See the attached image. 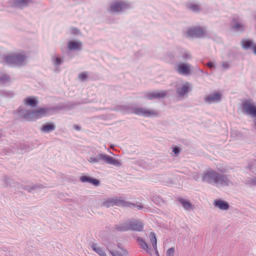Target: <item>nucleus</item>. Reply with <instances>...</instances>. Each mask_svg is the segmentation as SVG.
<instances>
[{
  "mask_svg": "<svg viewBox=\"0 0 256 256\" xmlns=\"http://www.w3.org/2000/svg\"><path fill=\"white\" fill-rule=\"evenodd\" d=\"M114 110L120 111L124 114H134L146 118L156 116L158 115V112L156 110L144 107H132L130 105L117 106Z\"/></svg>",
  "mask_w": 256,
  "mask_h": 256,
  "instance_id": "nucleus-1",
  "label": "nucleus"
},
{
  "mask_svg": "<svg viewBox=\"0 0 256 256\" xmlns=\"http://www.w3.org/2000/svg\"><path fill=\"white\" fill-rule=\"evenodd\" d=\"M26 56L22 53H14L4 56L6 63L12 66H22L24 65Z\"/></svg>",
  "mask_w": 256,
  "mask_h": 256,
  "instance_id": "nucleus-2",
  "label": "nucleus"
},
{
  "mask_svg": "<svg viewBox=\"0 0 256 256\" xmlns=\"http://www.w3.org/2000/svg\"><path fill=\"white\" fill-rule=\"evenodd\" d=\"M63 107L58 106L53 108H38L34 110H32V121L35 120L38 118L45 116L51 110H58L62 109Z\"/></svg>",
  "mask_w": 256,
  "mask_h": 256,
  "instance_id": "nucleus-3",
  "label": "nucleus"
},
{
  "mask_svg": "<svg viewBox=\"0 0 256 256\" xmlns=\"http://www.w3.org/2000/svg\"><path fill=\"white\" fill-rule=\"evenodd\" d=\"M130 7L129 3L123 0H115L110 3L109 10L113 13L122 12Z\"/></svg>",
  "mask_w": 256,
  "mask_h": 256,
  "instance_id": "nucleus-4",
  "label": "nucleus"
},
{
  "mask_svg": "<svg viewBox=\"0 0 256 256\" xmlns=\"http://www.w3.org/2000/svg\"><path fill=\"white\" fill-rule=\"evenodd\" d=\"M186 34L190 37L196 38H204L207 35L206 28L200 26H194L188 28Z\"/></svg>",
  "mask_w": 256,
  "mask_h": 256,
  "instance_id": "nucleus-5",
  "label": "nucleus"
},
{
  "mask_svg": "<svg viewBox=\"0 0 256 256\" xmlns=\"http://www.w3.org/2000/svg\"><path fill=\"white\" fill-rule=\"evenodd\" d=\"M242 108L245 113L256 118V105L252 100H246L242 104Z\"/></svg>",
  "mask_w": 256,
  "mask_h": 256,
  "instance_id": "nucleus-6",
  "label": "nucleus"
},
{
  "mask_svg": "<svg viewBox=\"0 0 256 256\" xmlns=\"http://www.w3.org/2000/svg\"><path fill=\"white\" fill-rule=\"evenodd\" d=\"M192 84L188 82H186L182 86L176 87V92L179 98H187L188 94L192 90Z\"/></svg>",
  "mask_w": 256,
  "mask_h": 256,
  "instance_id": "nucleus-7",
  "label": "nucleus"
},
{
  "mask_svg": "<svg viewBox=\"0 0 256 256\" xmlns=\"http://www.w3.org/2000/svg\"><path fill=\"white\" fill-rule=\"evenodd\" d=\"M230 175L217 172L214 184L216 186H228L232 184L230 180Z\"/></svg>",
  "mask_w": 256,
  "mask_h": 256,
  "instance_id": "nucleus-8",
  "label": "nucleus"
},
{
  "mask_svg": "<svg viewBox=\"0 0 256 256\" xmlns=\"http://www.w3.org/2000/svg\"><path fill=\"white\" fill-rule=\"evenodd\" d=\"M130 204L128 202L116 198H108L104 202L102 205L106 208H109L114 206H128Z\"/></svg>",
  "mask_w": 256,
  "mask_h": 256,
  "instance_id": "nucleus-9",
  "label": "nucleus"
},
{
  "mask_svg": "<svg viewBox=\"0 0 256 256\" xmlns=\"http://www.w3.org/2000/svg\"><path fill=\"white\" fill-rule=\"evenodd\" d=\"M168 94V91L164 90L160 92H150L144 94V98L149 100H160L165 98Z\"/></svg>",
  "mask_w": 256,
  "mask_h": 256,
  "instance_id": "nucleus-10",
  "label": "nucleus"
},
{
  "mask_svg": "<svg viewBox=\"0 0 256 256\" xmlns=\"http://www.w3.org/2000/svg\"><path fill=\"white\" fill-rule=\"evenodd\" d=\"M217 172H218L214 170L204 172L202 176V181L208 184L214 185Z\"/></svg>",
  "mask_w": 256,
  "mask_h": 256,
  "instance_id": "nucleus-11",
  "label": "nucleus"
},
{
  "mask_svg": "<svg viewBox=\"0 0 256 256\" xmlns=\"http://www.w3.org/2000/svg\"><path fill=\"white\" fill-rule=\"evenodd\" d=\"M16 113L20 118L28 121H32V116H31L32 110H28L23 106H20L16 110Z\"/></svg>",
  "mask_w": 256,
  "mask_h": 256,
  "instance_id": "nucleus-12",
  "label": "nucleus"
},
{
  "mask_svg": "<svg viewBox=\"0 0 256 256\" xmlns=\"http://www.w3.org/2000/svg\"><path fill=\"white\" fill-rule=\"evenodd\" d=\"M222 98V95L221 94L214 92L206 96L204 98V100L206 103L211 104L220 102Z\"/></svg>",
  "mask_w": 256,
  "mask_h": 256,
  "instance_id": "nucleus-13",
  "label": "nucleus"
},
{
  "mask_svg": "<svg viewBox=\"0 0 256 256\" xmlns=\"http://www.w3.org/2000/svg\"><path fill=\"white\" fill-rule=\"evenodd\" d=\"M190 64L182 63L178 66L176 70L179 74L188 76L190 74Z\"/></svg>",
  "mask_w": 256,
  "mask_h": 256,
  "instance_id": "nucleus-14",
  "label": "nucleus"
},
{
  "mask_svg": "<svg viewBox=\"0 0 256 256\" xmlns=\"http://www.w3.org/2000/svg\"><path fill=\"white\" fill-rule=\"evenodd\" d=\"M174 52L176 57H181L184 60L190 59L191 58L190 54L188 51L180 48H176L174 50Z\"/></svg>",
  "mask_w": 256,
  "mask_h": 256,
  "instance_id": "nucleus-15",
  "label": "nucleus"
},
{
  "mask_svg": "<svg viewBox=\"0 0 256 256\" xmlns=\"http://www.w3.org/2000/svg\"><path fill=\"white\" fill-rule=\"evenodd\" d=\"M128 222L130 230L140 232L142 230L143 226L142 223L138 220H134Z\"/></svg>",
  "mask_w": 256,
  "mask_h": 256,
  "instance_id": "nucleus-16",
  "label": "nucleus"
},
{
  "mask_svg": "<svg viewBox=\"0 0 256 256\" xmlns=\"http://www.w3.org/2000/svg\"><path fill=\"white\" fill-rule=\"evenodd\" d=\"M213 205L214 207L218 208L222 210H226L230 207L228 202L220 199L214 200Z\"/></svg>",
  "mask_w": 256,
  "mask_h": 256,
  "instance_id": "nucleus-17",
  "label": "nucleus"
},
{
  "mask_svg": "<svg viewBox=\"0 0 256 256\" xmlns=\"http://www.w3.org/2000/svg\"><path fill=\"white\" fill-rule=\"evenodd\" d=\"M108 155L104 154H98L96 156H92L89 158L88 161L90 163H98L104 162H106Z\"/></svg>",
  "mask_w": 256,
  "mask_h": 256,
  "instance_id": "nucleus-18",
  "label": "nucleus"
},
{
  "mask_svg": "<svg viewBox=\"0 0 256 256\" xmlns=\"http://www.w3.org/2000/svg\"><path fill=\"white\" fill-rule=\"evenodd\" d=\"M11 146L16 152L20 154L24 153L29 150L28 146L20 143L13 144Z\"/></svg>",
  "mask_w": 256,
  "mask_h": 256,
  "instance_id": "nucleus-19",
  "label": "nucleus"
},
{
  "mask_svg": "<svg viewBox=\"0 0 256 256\" xmlns=\"http://www.w3.org/2000/svg\"><path fill=\"white\" fill-rule=\"evenodd\" d=\"M178 201L182 204L183 208L186 210H192L194 208L193 205L189 200L182 198H178Z\"/></svg>",
  "mask_w": 256,
  "mask_h": 256,
  "instance_id": "nucleus-20",
  "label": "nucleus"
},
{
  "mask_svg": "<svg viewBox=\"0 0 256 256\" xmlns=\"http://www.w3.org/2000/svg\"><path fill=\"white\" fill-rule=\"evenodd\" d=\"M82 46V43L80 41L71 40L68 42V48L70 50H80Z\"/></svg>",
  "mask_w": 256,
  "mask_h": 256,
  "instance_id": "nucleus-21",
  "label": "nucleus"
},
{
  "mask_svg": "<svg viewBox=\"0 0 256 256\" xmlns=\"http://www.w3.org/2000/svg\"><path fill=\"white\" fill-rule=\"evenodd\" d=\"M80 180L82 182H88L94 186H98L100 184V182L98 180L86 176H80Z\"/></svg>",
  "mask_w": 256,
  "mask_h": 256,
  "instance_id": "nucleus-22",
  "label": "nucleus"
},
{
  "mask_svg": "<svg viewBox=\"0 0 256 256\" xmlns=\"http://www.w3.org/2000/svg\"><path fill=\"white\" fill-rule=\"evenodd\" d=\"M56 125L54 122H48L42 126L40 128L41 132L45 133H49L55 130Z\"/></svg>",
  "mask_w": 256,
  "mask_h": 256,
  "instance_id": "nucleus-23",
  "label": "nucleus"
},
{
  "mask_svg": "<svg viewBox=\"0 0 256 256\" xmlns=\"http://www.w3.org/2000/svg\"><path fill=\"white\" fill-rule=\"evenodd\" d=\"M31 2L30 0H13L12 6L14 7L22 8Z\"/></svg>",
  "mask_w": 256,
  "mask_h": 256,
  "instance_id": "nucleus-24",
  "label": "nucleus"
},
{
  "mask_svg": "<svg viewBox=\"0 0 256 256\" xmlns=\"http://www.w3.org/2000/svg\"><path fill=\"white\" fill-rule=\"evenodd\" d=\"M241 44L244 50H247L249 49L252 50L254 44L252 40L242 39L241 41Z\"/></svg>",
  "mask_w": 256,
  "mask_h": 256,
  "instance_id": "nucleus-25",
  "label": "nucleus"
},
{
  "mask_svg": "<svg viewBox=\"0 0 256 256\" xmlns=\"http://www.w3.org/2000/svg\"><path fill=\"white\" fill-rule=\"evenodd\" d=\"M24 102L26 106L34 108L37 106L38 101L36 98L28 96L24 99Z\"/></svg>",
  "mask_w": 256,
  "mask_h": 256,
  "instance_id": "nucleus-26",
  "label": "nucleus"
},
{
  "mask_svg": "<svg viewBox=\"0 0 256 256\" xmlns=\"http://www.w3.org/2000/svg\"><path fill=\"white\" fill-rule=\"evenodd\" d=\"M106 163L110 165H112L116 167H120L122 166V163L120 160H118L108 155L106 158Z\"/></svg>",
  "mask_w": 256,
  "mask_h": 256,
  "instance_id": "nucleus-27",
  "label": "nucleus"
},
{
  "mask_svg": "<svg viewBox=\"0 0 256 256\" xmlns=\"http://www.w3.org/2000/svg\"><path fill=\"white\" fill-rule=\"evenodd\" d=\"M114 228L118 232H125L128 230H130V228L128 227V222L127 221L119 224H116Z\"/></svg>",
  "mask_w": 256,
  "mask_h": 256,
  "instance_id": "nucleus-28",
  "label": "nucleus"
},
{
  "mask_svg": "<svg viewBox=\"0 0 256 256\" xmlns=\"http://www.w3.org/2000/svg\"><path fill=\"white\" fill-rule=\"evenodd\" d=\"M90 246L92 250L98 254L100 256H106L104 249L98 246L96 244L92 243Z\"/></svg>",
  "mask_w": 256,
  "mask_h": 256,
  "instance_id": "nucleus-29",
  "label": "nucleus"
},
{
  "mask_svg": "<svg viewBox=\"0 0 256 256\" xmlns=\"http://www.w3.org/2000/svg\"><path fill=\"white\" fill-rule=\"evenodd\" d=\"M51 60L54 67L56 68H58L63 62V60L60 57L54 54L51 56Z\"/></svg>",
  "mask_w": 256,
  "mask_h": 256,
  "instance_id": "nucleus-30",
  "label": "nucleus"
},
{
  "mask_svg": "<svg viewBox=\"0 0 256 256\" xmlns=\"http://www.w3.org/2000/svg\"><path fill=\"white\" fill-rule=\"evenodd\" d=\"M44 188V186L42 184H32L31 186H24L22 188L28 192H32L33 190H36L38 188Z\"/></svg>",
  "mask_w": 256,
  "mask_h": 256,
  "instance_id": "nucleus-31",
  "label": "nucleus"
},
{
  "mask_svg": "<svg viewBox=\"0 0 256 256\" xmlns=\"http://www.w3.org/2000/svg\"><path fill=\"white\" fill-rule=\"evenodd\" d=\"M136 241L141 248H142L143 250L147 252H148L149 248L148 244L142 238H136Z\"/></svg>",
  "mask_w": 256,
  "mask_h": 256,
  "instance_id": "nucleus-32",
  "label": "nucleus"
},
{
  "mask_svg": "<svg viewBox=\"0 0 256 256\" xmlns=\"http://www.w3.org/2000/svg\"><path fill=\"white\" fill-rule=\"evenodd\" d=\"M0 94L7 98H12L14 96V92L12 90H1Z\"/></svg>",
  "mask_w": 256,
  "mask_h": 256,
  "instance_id": "nucleus-33",
  "label": "nucleus"
},
{
  "mask_svg": "<svg viewBox=\"0 0 256 256\" xmlns=\"http://www.w3.org/2000/svg\"><path fill=\"white\" fill-rule=\"evenodd\" d=\"M10 82V77L6 74H0V84H5Z\"/></svg>",
  "mask_w": 256,
  "mask_h": 256,
  "instance_id": "nucleus-34",
  "label": "nucleus"
},
{
  "mask_svg": "<svg viewBox=\"0 0 256 256\" xmlns=\"http://www.w3.org/2000/svg\"><path fill=\"white\" fill-rule=\"evenodd\" d=\"M232 29L238 32H242L244 30V26L240 23H236L232 26Z\"/></svg>",
  "mask_w": 256,
  "mask_h": 256,
  "instance_id": "nucleus-35",
  "label": "nucleus"
},
{
  "mask_svg": "<svg viewBox=\"0 0 256 256\" xmlns=\"http://www.w3.org/2000/svg\"><path fill=\"white\" fill-rule=\"evenodd\" d=\"M149 236H150V242H152V244L154 247V248L156 249V238L155 234L153 232H151Z\"/></svg>",
  "mask_w": 256,
  "mask_h": 256,
  "instance_id": "nucleus-36",
  "label": "nucleus"
},
{
  "mask_svg": "<svg viewBox=\"0 0 256 256\" xmlns=\"http://www.w3.org/2000/svg\"><path fill=\"white\" fill-rule=\"evenodd\" d=\"M246 184L250 186H256V176L248 178L246 182Z\"/></svg>",
  "mask_w": 256,
  "mask_h": 256,
  "instance_id": "nucleus-37",
  "label": "nucleus"
},
{
  "mask_svg": "<svg viewBox=\"0 0 256 256\" xmlns=\"http://www.w3.org/2000/svg\"><path fill=\"white\" fill-rule=\"evenodd\" d=\"M78 78L81 82H85L88 78V72H84L78 74Z\"/></svg>",
  "mask_w": 256,
  "mask_h": 256,
  "instance_id": "nucleus-38",
  "label": "nucleus"
},
{
  "mask_svg": "<svg viewBox=\"0 0 256 256\" xmlns=\"http://www.w3.org/2000/svg\"><path fill=\"white\" fill-rule=\"evenodd\" d=\"M189 8L194 12H198L201 10L200 6L198 4H190Z\"/></svg>",
  "mask_w": 256,
  "mask_h": 256,
  "instance_id": "nucleus-39",
  "label": "nucleus"
},
{
  "mask_svg": "<svg viewBox=\"0 0 256 256\" xmlns=\"http://www.w3.org/2000/svg\"><path fill=\"white\" fill-rule=\"evenodd\" d=\"M152 200L158 205H160L164 202L162 199L159 196H153Z\"/></svg>",
  "mask_w": 256,
  "mask_h": 256,
  "instance_id": "nucleus-40",
  "label": "nucleus"
},
{
  "mask_svg": "<svg viewBox=\"0 0 256 256\" xmlns=\"http://www.w3.org/2000/svg\"><path fill=\"white\" fill-rule=\"evenodd\" d=\"M174 248H170L167 250L166 256H174Z\"/></svg>",
  "mask_w": 256,
  "mask_h": 256,
  "instance_id": "nucleus-41",
  "label": "nucleus"
},
{
  "mask_svg": "<svg viewBox=\"0 0 256 256\" xmlns=\"http://www.w3.org/2000/svg\"><path fill=\"white\" fill-rule=\"evenodd\" d=\"M108 250H109L110 253L112 256H124L122 254H120L119 252H113L112 250H109L108 248L107 247Z\"/></svg>",
  "mask_w": 256,
  "mask_h": 256,
  "instance_id": "nucleus-42",
  "label": "nucleus"
},
{
  "mask_svg": "<svg viewBox=\"0 0 256 256\" xmlns=\"http://www.w3.org/2000/svg\"><path fill=\"white\" fill-rule=\"evenodd\" d=\"M172 152L176 156H178L180 152V149L178 146H174L172 148Z\"/></svg>",
  "mask_w": 256,
  "mask_h": 256,
  "instance_id": "nucleus-43",
  "label": "nucleus"
},
{
  "mask_svg": "<svg viewBox=\"0 0 256 256\" xmlns=\"http://www.w3.org/2000/svg\"><path fill=\"white\" fill-rule=\"evenodd\" d=\"M192 178L195 180L198 181L200 178V175L198 172H194L192 174Z\"/></svg>",
  "mask_w": 256,
  "mask_h": 256,
  "instance_id": "nucleus-44",
  "label": "nucleus"
},
{
  "mask_svg": "<svg viewBox=\"0 0 256 256\" xmlns=\"http://www.w3.org/2000/svg\"><path fill=\"white\" fill-rule=\"evenodd\" d=\"M118 247L120 249L122 250V254H123V255H124V256H128V252H127L126 250H124V249L122 247V246H121V244H118Z\"/></svg>",
  "mask_w": 256,
  "mask_h": 256,
  "instance_id": "nucleus-45",
  "label": "nucleus"
},
{
  "mask_svg": "<svg viewBox=\"0 0 256 256\" xmlns=\"http://www.w3.org/2000/svg\"><path fill=\"white\" fill-rule=\"evenodd\" d=\"M71 32L74 34H80V31L76 28H72L71 29Z\"/></svg>",
  "mask_w": 256,
  "mask_h": 256,
  "instance_id": "nucleus-46",
  "label": "nucleus"
},
{
  "mask_svg": "<svg viewBox=\"0 0 256 256\" xmlns=\"http://www.w3.org/2000/svg\"><path fill=\"white\" fill-rule=\"evenodd\" d=\"M222 68L224 70H228L230 68V64L228 62H223L222 64Z\"/></svg>",
  "mask_w": 256,
  "mask_h": 256,
  "instance_id": "nucleus-47",
  "label": "nucleus"
},
{
  "mask_svg": "<svg viewBox=\"0 0 256 256\" xmlns=\"http://www.w3.org/2000/svg\"><path fill=\"white\" fill-rule=\"evenodd\" d=\"M130 204H129V206H130V205H132V204L129 203ZM132 206H134V207H136V208L138 209V210H141L143 208V206L141 205H138V204H132Z\"/></svg>",
  "mask_w": 256,
  "mask_h": 256,
  "instance_id": "nucleus-48",
  "label": "nucleus"
},
{
  "mask_svg": "<svg viewBox=\"0 0 256 256\" xmlns=\"http://www.w3.org/2000/svg\"><path fill=\"white\" fill-rule=\"evenodd\" d=\"M207 66H208L209 68H213V67H214V64L213 62H208L207 64Z\"/></svg>",
  "mask_w": 256,
  "mask_h": 256,
  "instance_id": "nucleus-49",
  "label": "nucleus"
},
{
  "mask_svg": "<svg viewBox=\"0 0 256 256\" xmlns=\"http://www.w3.org/2000/svg\"><path fill=\"white\" fill-rule=\"evenodd\" d=\"M74 128L75 130H80V127L78 125H74Z\"/></svg>",
  "mask_w": 256,
  "mask_h": 256,
  "instance_id": "nucleus-50",
  "label": "nucleus"
},
{
  "mask_svg": "<svg viewBox=\"0 0 256 256\" xmlns=\"http://www.w3.org/2000/svg\"><path fill=\"white\" fill-rule=\"evenodd\" d=\"M252 50L254 53L256 55V44H254V46Z\"/></svg>",
  "mask_w": 256,
  "mask_h": 256,
  "instance_id": "nucleus-51",
  "label": "nucleus"
},
{
  "mask_svg": "<svg viewBox=\"0 0 256 256\" xmlns=\"http://www.w3.org/2000/svg\"><path fill=\"white\" fill-rule=\"evenodd\" d=\"M154 250H155V252H156V254L158 256H159V254H158V250H157V248H156V249H154Z\"/></svg>",
  "mask_w": 256,
  "mask_h": 256,
  "instance_id": "nucleus-52",
  "label": "nucleus"
},
{
  "mask_svg": "<svg viewBox=\"0 0 256 256\" xmlns=\"http://www.w3.org/2000/svg\"><path fill=\"white\" fill-rule=\"evenodd\" d=\"M198 70H199V71H200V72H201L202 73H204V72H203V70H201V69H198Z\"/></svg>",
  "mask_w": 256,
  "mask_h": 256,
  "instance_id": "nucleus-53",
  "label": "nucleus"
},
{
  "mask_svg": "<svg viewBox=\"0 0 256 256\" xmlns=\"http://www.w3.org/2000/svg\"><path fill=\"white\" fill-rule=\"evenodd\" d=\"M254 126H255V128L256 130V120H254Z\"/></svg>",
  "mask_w": 256,
  "mask_h": 256,
  "instance_id": "nucleus-54",
  "label": "nucleus"
},
{
  "mask_svg": "<svg viewBox=\"0 0 256 256\" xmlns=\"http://www.w3.org/2000/svg\"><path fill=\"white\" fill-rule=\"evenodd\" d=\"M8 179V178H5L6 181V182Z\"/></svg>",
  "mask_w": 256,
  "mask_h": 256,
  "instance_id": "nucleus-55",
  "label": "nucleus"
}]
</instances>
